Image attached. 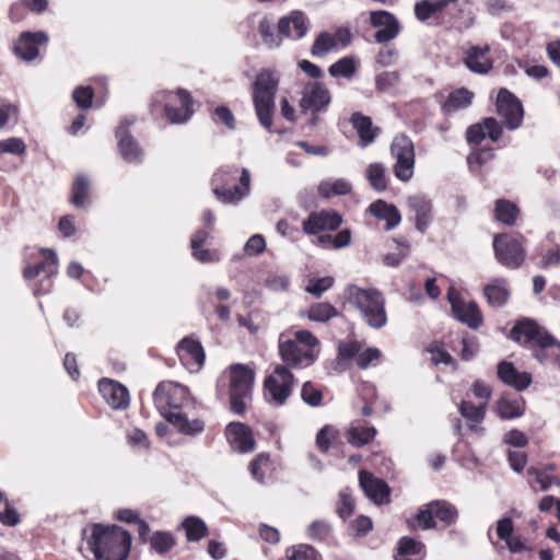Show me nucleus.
<instances>
[{
  "label": "nucleus",
  "mask_w": 560,
  "mask_h": 560,
  "mask_svg": "<svg viewBox=\"0 0 560 560\" xmlns=\"http://www.w3.org/2000/svg\"><path fill=\"white\" fill-rule=\"evenodd\" d=\"M278 348L284 366L305 369L317 360L320 342L311 331L291 327L280 334Z\"/></svg>",
  "instance_id": "obj_1"
},
{
  "label": "nucleus",
  "mask_w": 560,
  "mask_h": 560,
  "mask_svg": "<svg viewBox=\"0 0 560 560\" xmlns=\"http://www.w3.org/2000/svg\"><path fill=\"white\" fill-rule=\"evenodd\" d=\"M89 549L95 560H127L131 537L119 526H93L92 535L88 539Z\"/></svg>",
  "instance_id": "obj_2"
},
{
  "label": "nucleus",
  "mask_w": 560,
  "mask_h": 560,
  "mask_svg": "<svg viewBox=\"0 0 560 560\" xmlns=\"http://www.w3.org/2000/svg\"><path fill=\"white\" fill-rule=\"evenodd\" d=\"M255 370L248 364H231L220 376L218 388L229 387L231 410L242 415L252 399Z\"/></svg>",
  "instance_id": "obj_3"
},
{
  "label": "nucleus",
  "mask_w": 560,
  "mask_h": 560,
  "mask_svg": "<svg viewBox=\"0 0 560 560\" xmlns=\"http://www.w3.org/2000/svg\"><path fill=\"white\" fill-rule=\"evenodd\" d=\"M345 299L360 312L362 319L370 327L380 329L386 325L385 298L378 290L349 284L345 289Z\"/></svg>",
  "instance_id": "obj_4"
},
{
  "label": "nucleus",
  "mask_w": 560,
  "mask_h": 560,
  "mask_svg": "<svg viewBox=\"0 0 560 560\" xmlns=\"http://www.w3.org/2000/svg\"><path fill=\"white\" fill-rule=\"evenodd\" d=\"M470 7V0H421L415 5V14L422 22L456 23L460 18H465V21L458 24L468 27L472 23Z\"/></svg>",
  "instance_id": "obj_5"
},
{
  "label": "nucleus",
  "mask_w": 560,
  "mask_h": 560,
  "mask_svg": "<svg viewBox=\"0 0 560 560\" xmlns=\"http://www.w3.org/2000/svg\"><path fill=\"white\" fill-rule=\"evenodd\" d=\"M212 192L223 203H237L249 194L250 174L246 168L220 167L211 179Z\"/></svg>",
  "instance_id": "obj_6"
},
{
  "label": "nucleus",
  "mask_w": 560,
  "mask_h": 560,
  "mask_svg": "<svg viewBox=\"0 0 560 560\" xmlns=\"http://www.w3.org/2000/svg\"><path fill=\"white\" fill-rule=\"evenodd\" d=\"M279 74L270 69L261 70L252 86L253 103L260 125L271 130L275 112V96L279 86Z\"/></svg>",
  "instance_id": "obj_7"
},
{
  "label": "nucleus",
  "mask_w": 560,
  "mask_h": 560,
  "mask_svg": "<svg viewBox=\"0 0 560 560\" xmlns=\"http://www.w3.org/2000/svg\"><path fill=\"white\" fill-rule=\"evenodd\" d=\"M153 399L156 408L167 421L171 416L195 407V399L191 397L189 389L175 382L160 383L154 393Z\"/></svg>",
  "instance_id": "obj_8"
},
{
  "label": "nucleus",
  "mask_w": 560,
  "mask_h": 560,
  "mask_svg": "<svg viewBox=\"0 0 560 560\" xmlns=\"http://www.w3.org/2000/svg\"><path fill=\"white\" fill-rule=\"evenodd\" d=\"M57 268L58 259L54 250L35 247L26 248V266L23 269L24 278L31 280L40 273L45 275V278L42 280L44 288H34L36 295L50 291L52 285L51 277L57 273Z\"/></svg>",
  "instance_id": "obj_9"
},
{
  "label": "nucleus",
  "mask_w": 560,
  "mask_h": 560,
  "mask_svg": "<svg viewBox=\"0 0 560 560\" xmlns=\"http://www.w3.org/2000/svg\"><path fill=\"white\" fill-rule=\"evenodd\" d=\"M295 377L289 368L276 364L264 381V395L273 406H282L293 393Z\"/></svg>",
  "instance_id": "obj_10"
},
{
  "label": "nucleus",
  "mask_w": 560,
  "mask_h": 560,
  "mask_svg": "<svg viewBox=\"0 0 560 560\" xmlns=\"http://www.w3.org/2000/svg\"><path fill=\"white\" fill-rule=\"evenodd\" d=\"M159 106L163 107L166 118L172 124H183L190 119L192 115L191 97L185 90H177L176 93L161 91L158 92L152 102V110Z\"/></svg>",
  "instance_id": "obj_11"
},
{
  "label": "nucleus",
  "mask_w": 560,
  "mask_h": 560,
  "mask_svg": "<svg viewBox=\"0 0 560 560\" xmlns=\"http://www.w3.org/2000/svg\"><path fill=\"white\" fill-rule=\"evenodd\" d=\"M390 154L395 160L393 173L401 183L411 180L415 174L416 152L412 140L405 136L398 135L390 144Z\"/></svg>",
  "instance_id": "obj_12"
},
{
  "label": "nucleus",
  "mask_w": 560,
  "mask_h": 560,
  "mask_svg": "<svg viewBox=\"0 0 560 560\" xmlns=\"http://www.w3.org/2000/svg\"><path fill=\"white\" fill-rule=\"evenodd\" d=\"M510 338L517 343L539 348L535 357L542 361L541 352L555 343V338L532 319L520 320L511 330Z\"/></svg>",
  "instance_id": "obj_13"
},
{
  "label": "nucleus",
  "mask_w": 560,
  "mask_h": 560,
  "mask_svg": "<svg viewBox=\"0 0 560 560\" xmlns=\"http://www.w3.org/2000/svg\"><path fill=\"white\" fill-rule=\"evenodd\" d=\"M458 512L454 505L445 501H433L421 509L413 521H409V527L415 529H430L435 527L436 521L444 526H450L456 522Z\"/></svg>",
  "instance_id": "obj_14"
},
{
  "label": "nucleus",
  "mask_w": 560,
  "mask_h": 560,
  "mask_svg": "<svg viewBox=\"0 0 560 560\" xmlns=\"http://www.w3.org/2000/svg\"><path fill=\"white\" fill-rule=\"evenodd\" d=\"M493 248L498 261L508 268L516 269L525 259L524 238L521 235L495 236Z\"/></svg>",
  "instance_id": "obj_15"
},
{
  "label": "nucleus",
  "mask_w": 560,
  "mask_h": 560,
  "mask_svg": "<svg viewBox=\"0 0 560 560\" xmlns=\"http://www.w3.org/2000/svg\"><path fill=\"white\" fill-rule=\"evenodd\" d=\"M343 222L342 215L335 210L313 211L302 222V230L308 236L318 240L323 235H330L337 231Z\"/></svg>",
  "instance_id": "obj_16"
},
{
  "label": "nucleus",
  "mask_w": 560,
  "mask_h": 560,
  "mask_svg": "<svg viewBox=\"0 0 560 560\" xmlns=\"http://www.w3.org/2000/svg\"><path fill=\"white\" fill-rule=\"evenodd\" d=\"M447 301L451 304L453 316L460 323L466 324L472 329H477L482 324V314L472 301H465L460 292L450 285L447 290Z\"/></svg>",
  "instance_id": "obj_17"
},
{
  "label": "nucleus",
  "mask_w": 560,
  "mask_h": 560,
  "mask_svg": "<svg viewBox=\"0 0 560 560\" xmlns=\"http://www.w3.org/2000/svg\"><path fill=\"white\" fill-rule=\"evenodd\" d=\"M351 40L352 34L348 27H338L334 32H322L315 38L311 52L315 57H324L329 51L346 48Z\"/></svg>",
  "instance_id": "obj_18"
},
{
  "label": "nucleus",
  "mask_w": 560,
  "mask_h": 560,
  "mask_svg": "<svg viewBox=\"0 0 560 560\" xmlns=\"http://www.w3.org/2000/svg\"><path fill=\"white\" fill-rule=\"evenodd\" d=\"M497 113L504 120L506 128L517 129L523 121V106L521 102L506 89H500L497 96Z\"/></svg>",
  "instance_id": "obj_19"
},
{
  "label": "nucleus",
  "mask_w": 560,
  "mask_h": 560,
  "mask_svg": "<svg viewBox=\"0 0 560 560\" xmlns=\"http://www.w3.org/2000/svg\"><path fill=\"white\" fill-rule=\"evenodd\" d=\"M331 101L330 92L324 83L312 81L304 85L300 107L302 112L312 114L326 110Z\"/></svg>",
  "instance_id": "obj_20"
},
{
  "label": "nucleus",
  "mask_w": 560,
  "mask_h": 560,
  "mask_svg": "<svg viewBox=\"0 0 560 560\" xmlns=\"http://www.w3.org/2000/svg\"><path fill=\"white\" fill-rule=\"evenodd\" d=\"M338 355L342 360L354 359L360 369H366L381 360L382 352L373 347L363 349L361 342L352 340L339 343Z\"/></svg>",
  "instance_id": "obj_21"
},
{
  "label": "nucleus",
  "mask_w": 560,
  "mask_h": 560,
  "mask_svg": "<svg viewBox=\"0 0 560 560\" xmlns=\"http://www.w3.org/2000/svg\"><path fill=\"white\" fill-rule=\"evenodd\" d=\"M370 24L377 28L374 39L378 44H385L395 39L401 32V24L390 12L384 10L370 12Z\"/></svg>",
  "instance_id": "obj_22"
},
{
  "label": "nucleus",
  "mask_w": 560,
  "mask_h": 560,
  "mask_svg": "<svg viewBox=\"0 0 560 560\" xmlns=\"http://www.w3.org/2000/svg\"><path fill=\"white\" fill-rule=\"evenodd\" d=\"M179 433L184 435L195 436L203 432L206 422L199 415L197 404L195 407L186 408L176 412L167 420Z\"/></svg>",
  "instance_id": "obj_23"
},
{
  "label": "nucleus",
  "mask_w": 560,
  "mask_h": 560,
  "mask_svg": "<svg viewBox=\"0 0 560 560\" xmlns=\"http://www.w3.org/2000/svg\"><path fill=\"white\" fill-rule=\"evenodd\" d=\"M176 352L180 363L189 372H198L205 363V350L192 337L183 338L176 347Z\"/></svg>",
  "instance_id": "obj_24"
},
{
  "label": "nucleus",
  "mask_w": 560,
  "mask_h": 560,
  "mask_svg": "<svg viewBox=\"0 0 560 560\" xmlns=\"http://www.w3.org/2000/svg\"><path fill=\"white\" fill-rule=\"evenodd\" d=\"M225 436L231 447L238 453H250L255 450L254 433L242 422L229 423L225 428Z\"/></svg>",
  "instance_id": "obj_25"
},
{
  "label": "nucleus",
  "mask_w": 560,
  "mask_h": 560,
  "mask_svg": "<svg viewBox=\"0 0 560 560\" xmlns=\"http://www.w3.org/2000/svg\"><path fill=\"white\" fill-rule=\"evenodd\" d=\"M308 19L302 11H292L278 22V32L282 37L301 39L308 32Z\"/></svg>",
  "instance_id": "obj_26"
},
{
  "label": "nucleus",
  "mask_w": 560,
  "mask_h": 560,
  "mask_svg": "<svg viewBox=\"0 0 560 560\" xmlns=\"http://www.w3.org/2000/svg\"><path fill=\"white\" fill-rule=\"evenodd\" d=\"M135 122L132 118H125L117 127L116 137L118 139L119 152L122 159L129 163L141 162L142 150L138 143L127 132V128Z\"/></svg>",
  "instance_id": "obj_27"
},
{
  "label": "nucleus",
  "mask_w": 560,
  "mask_h": 560,
  "mask_svg": "<svg viewBox=\"0 0 560 560\" xmlns=\"http://www.w3.org/2000/svg\"><path fill=\"white\" fill-rule=\"evenodd\" d=\"M502 136V126L492 117L485 118L481 122L471 125L466 131V140L469 144H479L486 137L497 142Z\"/></svg>",
  "instance_id": "obj_28"
},
{
  "label": "nucleus",
  "mask_w": 560,
  "mask_h": 560,
  "mask_svg": "<svg viewBox=\"0 0 560 560\" xmlns=\"http://www.w3.org/2000/svg\"><path fill=\"white\" fill-rule=\"evenodd\" d=\"M47 42L48 36L43 32H24L14 45V52L23 60L31 61L38 56V47Z\"/></svg>",
  "instance_id": "obj_29"
},
{
  "label": "nucleus",
  "mask_w": 560,
  "mask_h": 560,
  "mask_svg": "<svg viewBox=\"0 0 560 560\" xmlns=\"http://www.w3.org/2000/svg\"><path fill=\"white\" fill-rule=\"evenodd\" d=\"M359 481L365 495L376 504L389 501V488L385 481L374 477L371 472L361 470Z\"/></svg>",
  "instance_id": "obj_30"
},
{
  "label": "nucleus",
  "mask_w": 560,
  "mask_h": 560,
  "mask_svg": "<svg viewBox=\"0 0 560 560\" xmlns=\"http://www.w3.org/2000/svg\"><path fill=\"white\" fill-rule=\"evenodd\" d=\"M98 389L104 400L113 409H125L129 405V393L121 384L104 378L100 381Z\"/></svg>",
  "instance_id": "obj_31"
},
{
  "label": "nucleus",
  "mask_w": 560,
  "mask_h": 560,
  "mask_svg": "<svg viewBox=\"0 0 560 560\" xmlns=\"http://www.w3.org/2000/svg\"><path fill=\"white\" fill-rule=\"evenodd\" d=\"M350 122L358 133V145L360 148L369 147L381 135V128L375 126L369 116H365L361 113L352 114L350 117Z\"/></svg>",
  "instance_id": "obj_32"
},
{
  "label": "nucleus",
  "mask_w": 560,
  "mask_h": 560,
  "mask_svg": "<svg viewBox=\"0 0 560 560\" xmlns=\"http://www.w3.org/2000/svg\"><path fill=\"white\" fill-rule=\"evenodd\" d=\"M464 62L466 67L476 73H487L492 69V59L490 57L489 45L470 46L465 54Z\"/></svg>",
  "instance_id": "obj_33"
},
{
  "label": "nucleus",
  "mask_w": 560,
  "mask_h": 560,
  "mask_svg": "<svg viewBox=\"0 0 560 560\" xmlns=\"http://www.w3.org/2000/svg\"><path fill=\"white\" fill-rule=\"evenodd\" d=\"M366 212L380 221H385L386 231L395 229L401 221V215L397 207L383 199L372 202L366 209Z\"/></svg>",
  "instance_id": "obj_34"
},
{
  "label": "nucleus",
  "mask_w": 560,
  "mask_h": 560,
  "mask_svg": "<svg viewBox=\"0 0 560 560\" xmlns=\"http://www.w3.org/2000/svg\"><path fill=\"white\" fill-rule=\"evenodd\" d=\"M409 209L415 213L416 228L424 232L432 221V203L422 195L410 196L407 200Z\"/></svg>",
  "instance_id": "obj_35"
},
{
  "label": "nucleus",
  "mask_w": 560,
  "mask_h": 560,
  "mask_svg": "<svg viewBox=\"0 0 560 560\" xmlns=\"http://www.w3.org/2000/svg\"><path fill=\"white\" fill-rule=\"evenodd\" d=\"M209 236V231L198 230L191 235L190 240L191 254L194 258L202 264L218 262L220 260L219 250L202 247Z\"/></svg>",
  "instance_id": "obj_36"
},
{
  "label": "nucleus",
  "mask_w": 560,
  "mask_h": 560,
  "mask_svg": "<svg viewBox=\"0 0 560 560\" xmlns=\"http://www.w3.org/2000/svg\"><path fill=\"white\" fill-rule=\"evenodd\" d=\"M498 377L504 384L518 390L527 388L532 383L530 374L526 372H518L515 366L508 361H502L498 365Z\"/></svg>",
  "instance_id": "obj_37"
},
{
  "label": "nucleus",
  "mask_w": 560,
  "mask_h": 560,
  "mask_svg": "<svg viewBox=\"0 0 560 560\" xmlns=\"http://www.w3.org/2000/svg\"><path fill=\"white\" fill-rule=\"evenodd\" d=\"M514 525L510 517H503L497 522V535L503 540L512 553H518L526 549L521 536L513 535Z\"/></svg>",
  "instance_id": "obj_38"
},
{
  "label": "nucleus",
  "mask_w": 560,
  "mask_h": 560,
  "mask_svg": "<svg viewBox=\"0 0 560 560\" xmlns=\"http://www.w3.org/2000/svg\"><path fill=\"white\" fill-rule=\"evenodd\" d=\"M526 402L522 397L502 396L495 406L498 416L503 420L520 418L525 412Z\"/></svg>",
  "instance_id": "obj_39"
},
{
  "label": "nucleus",
  "mask_w": 560,
  "mask_h": 560,
  "mask_svg": "<svg viewBox=\"0 0 560 560\" xmlns=\"http://www.w3.org/2000/svg\"><path fill=\"white\" fill-rule=\"evenodd\" d=\"M555 470L553 466L548 467L547 469H538L535 467H530L527 470L528 483L530 488L537 491H546L552 485H559L560 481L557 476L552 475Z\"/></svg>",
  "instance_id": "obj_40"
},
{
  "label": "nucleus",
  "mask_w": 560,
  "mask_h": 560,
  "mask_svg": "<svg viewBox=\"0 0 560 560\" xmlns=\"http://www.w3.org/2000/svg\"><path fill=\"white\" fill-rule=\"evenodd\" d=\"M376 435V429L361 421H353L346 431L347 441L357 447L370 443Z\"/></svg>",
  "instance_id": "obj_41"
},
{
  "label": "nucleus",
  "mask_w": 560,
  "mask_h": 560,
  "mask_svg": "<svg viewBox=\"0 0 560 560\" xmlns=\"http://www.w3.org/2000/svg\"><path fill=\"white\" fill-rule=\"evenodd\" d=\"M352 191V185L345 178H327L317 186V195L324 199L345 196Z\"/></svg>",
  "instance_id": "obj_42"
},
{
  "label": "nucleus",
  "mask_w": 560,
  "mask_h": 560,
  "mask_svg": "<svg viewBox=\"0 0 560 560\" xmlns=\"http://www.w3.org/2000/svg\"><path fill=\"white\" fill-rule=\"evenodd\" d=\"M483 293L491 306L500 307L510 298L508 281L505 279H494L485 287Z\"/></svg>",
  "instance_id": "obj_43"
},
{
  "label": "nucleus",
  "mask_w": 560,
  "mask_h": 560,
  "mask_svg": "<svg viewBox=\"0 0 560 560\" xmlns=\"http://www.w3.org/2000/svg\"><path fill=\"white\" fill-rule=\"evenodd\" d=\"M364 175L374 190L382 192L387 189L389 177L387 168L383 163L374 162L369 164L365 168Z\"/></svg>",
  "instance_id": "obj_44"
},
{
  "label": "nucleus",
  "mask_w": 560,
  "mask_h": 560,
  "mask_svg": "<svg viewBox=\"0 0 560 560\" xmlns=\"http://www.w3.org/2000/svg\"><path fill=\"white\" fill-rule=\"evenodd\" d=\"M301 317H306L312 322L326 323L331 318L338 317V310L328 302L312 304L308 310L300 312Z\"/></svg>",
  "instance_id": "obj_45"
},
{
  "label": "nucleus",
  "mask_w": 560,
  "mask_h": 560,
  "mask_svg": "<svg viewBox=\"0 0 560 560\" xmlns=\"http://www.w3.org/2000/svg\"><path fill=\"white\" fill-rule=\"evenodd\" d=\"M351 238V231L349 229H343L335 235H323L318 240H312V243L323 249H340L349 246Z\"/></svg>",
  "instance_id": "obj_46"
},
{
  "label": "nucleus",
  "mask_w": 560,
  "mask_h": 560,
  "mask_svg": "<svg viewBox=\"0 0 560 560\" xmlns=\"http://www.w3.org/2000/svg\"><path fill=\"white\" fill-rule=\"evenodd\" d=\"M472 97L474 94L467 89H457L450 93L445 103L443 104V109L446 113H452L466 108L471 104Z\"/></svg>",
  "instance_id": "obj_47"
},
{
  "label": "nucleus",
  "mask_w": 560,
  "mask_h": 560,
  "mask_svg": "<svg viewBox=\"0 0 560 560\" xmlns=\"http://www.w3.org/2000/svg\"><path fill=\"white\" fill-rule=\"evenodd\" d=\"M518 208L515 203L506 199H498L494 207V217L501 223L513 225L518 215Z\"/></svg>",
  "instance_id": "obj_48"
},
{
  "label": "nucleus",
  "mask_w": 560,
  "mask_h": 560,
  "mask_svg": "<svg viewBox=\"0 0 560 560\" xmlns=\"http://www.w3.org/2000/svg\"><path fill=\"white\" fill-rule=\"evenodd\" d=\"M258 34L261 37L262 44L269 48L279 47L282 43V35L275 33L273 21L268 16H264L258 23Z\"/></svg>",
  "instance_id": "obj_49"
},
{
  "label": "nucleus",
  "mask_w": 560,
  "mask_h": 560,
  "mask_svg": "<svg viewBox=\"0 0 560 560\" xmlns=\"http://www.w3.org/2000/svg\"><path fill=\"white\" fill-rule=\"evenodd\" d=\"M189 541H198L208 535V527L205 522L196 516L185 518L182 524Z\"/></svg>",
  "instance_id": "obj_50"
},
{
  "label": "nucleus",
  "mask_w": 560,
  "mask_h": 560,
  "mask_svg": "<svg viewBox=\"0 0 560 560\" xmlns=\"http://www.w3.org/2000/svg\"><path fill=\"white\" fill-rule=\"evenodd\" d=\"M150 547L159 555H165L176 545V539L168 532H155L149 538Z\"/></svg>",
  "instance_id": "obj_51"
},
{
  "label": "nucleus",
  "mask_w": 560,
  "mask_h": 560,
  "mask_svg": "<svg viewBox=\"0 0 560 560\" xmlns=\"http://www.w3.org/2000/svg\"><path fill=\"white\" fill-rule=\"evenodd\" d=\"M486 407L487 405L481 402L476 406L470 401L464 400L459 406V412L465 419L472 423L470 428L475 429V425L481 423L485 419Z\"/></svg>",
  "instance_id": "obj_52"
},
{
  "label": "nucleus",
  "mask_w": 560,
  "mask_h": 560,
  "mask_svg": "<svg viewBox=\"0 0 560 560\" xmlns=\"http://www.w3.org/2000/svg\"><path fill=\"white\" fill-rule=\"evenodd\" d=\"M397 551L407 553L417 560H423L425 556V548L421 541H418L411 537H402L398 541Z\"/></svg>",
  "instance_id": "obj_53"
},
{
  "label": "nucleus",
  "mask_w": 560,
  "mask_h": 560,
  "mask_svg": "<svg viewBox=\"0 0 560 560\" xmlns=\"http://www.w3.org/2000/svg\"><path fill=\"white\" fill-rule=\"evenodd\" d=\"M90 184L86 177L79 175L75 177L71 189V202L75 207H83L89 194Z\"/></svg>",
  "instance_id": "obj_54"
},
{
  "label": "nucleus",
  "mask_w": 560,
  "mask_h": 560,
  "mask_svg": "<svg viewBox=\"0 0 560 560\" xmlns=\"http://www.w3.org/2000/svg\"><path fill=\"white\" fill-rule=\"evenodd\" d=\"M355 60L352 57H343L329 67V73L334 78H351L355 72Z\"/></svg>",
  "instance_id": "obj_55"
},
{
  "label": "nucleus",
  "mask_w": 560,
  "mask_h": 560,
  "mask_svg": "<svg viewBox=\"0 0 560 560\" xmlns=\"http://www.w3.org/2000/svg\"><path fill=\"white\" fill-rule=\"evenodd\" d=\"M337 439L338 430L327 424L316 434V446L320 452L326 453L337 442Z\"/></svg>",
  "instance_id": "obj_56"
},
{
  "label": "nucleus",
  "mask_w": 560,
  "mask_h": 560,
  "mask_svg": "<svg viewBox=\"0 0 560 560\" xmlns=\"http://www.w3.org/2000/svg\"><path fill=\"white\" fill-rule=\"evenodd\" d=\"M270 468L269 455L261 453L257 455L249 465V471L255 480L264 482L267 471Z\"/></svg>",
  "instance_id": "obj_57"
},
{
  "label": "nucleus",
  "mask_w": 560,
  "mask_h": 560,
  "mask_svg": "<svg viewBox=\"0 0 560 560\" xmlns=\"http://www.w3.org/2000/svg\"><path fill=\"white\" fill-rule=\"evenodd\" d=\"M308 537L314 540L330 542L332 540V528L324 521L313 522L307 529Z\"/></svg>",
  "instance_id": "obj_58"
},
{
  "label": "nucleus",
  "mask_w": 560,
  "mask_h": 560,
  "mask_svg": "<svg viewBox=\"0 0 560 560\" xmlns=\"http://www.w3.org/2000/svg\"><path fill=\"white\" fill-rule=\"evenodd\" d=\"M354 508H355V502H354V499L352 497L350 489L346 488V489L341 490L339 492V498H338L337 506H336L337 514L341 518L346 520L353 513Z\"/></svg>",
  "instance_id": "obj_59"
},
{
  "label": "nucleus",
  "mask_w": 560,
  "mask_h": 560,
  "mask_svg": "<svg viewBox=\"0 0 560 560\" xmlns=\"http://www.w3.org/2000/svg\"><path fill=\"white\" fill-rule=\"evenodd\" d=\"M301 397L310 406L318 407L323 404V392L312 382H305L301 389Z\"/></svg>",
  "instance_id": "obj_60"
},
{
  "label": "nucleus",
  "mask_w": 560,
  "mask_h": 560,
  "mask_svg": "<svg viewBox=\"0 0 560 560\" xmlns=\"http://www.w3.org/2000/svg\"><path fill=\"white\" fill-rule=\"evenodd\" d=\"M288 560H323L322 556L308 545H299L287 550Z\"/></svg>",
  "instance_id": "obj_61"
},
{
  "label": "nucleus",
  "mask_w": 560,
  "mask_h": 560,
  "mask_svg": "<svg viewBox=\"0 0 560 560\" xmlns=\"http://www.w3.org/2000/svg\"><path fill=\"white\" fill-rule=\"evenodd\" d=\"M9 153L19 158H23L26 153V145L20 138H8L0 141V160L2 154Z\"/></svg>",
  "instance_id": "obj_62"
},
{
  "label": "nucleus",
  "mask_w": 560,
  "mask_h": 560,
  "mask_svg": "<svg viewBox=\"0 0 560 560\" xmlns=\"http://www.w3.org/2000/svg\"><path fill=\"white\" fill-rule=\"evenodd\" d=\"M94 96V91L91 86H78L72 94L73 101L77 106L86 109L92 105V100Z\"/></svg>",
  "instance_id": "obj_63"
},
{
  "label": "nucleus",
  "mask_w": 560,
  "mask_h": 560,
  "mask_svg": "<svg viewBox=\"0 0 560 560\" xmlns=\"http://www.w3.org/2000/svg\"><path fill=\"white\" fill-rule=\"evenodd\" d=\"M334 284V278L324 277L318 279H312L306 285V291L316 298H319L325 291L330 289Z\"/></svg>",
  "instance_id": "obj_64"
}]
</instances>
